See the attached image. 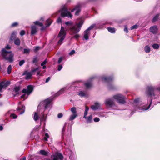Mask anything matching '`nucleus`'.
Listing matches in <instances>:
<instances>
[{"label":"nucleus","mask_w":160,"mask_h":160,"mask_svg":"<svg viewBox=\"0 0 160 160\" xmlns=\"http://www.w3.org/2000/svg\"><path fill=\"white\" fill-rule=\"evenodd\" d=\"M52 101V99L48 98L41 102L38 106L37 112L34 113L33 117L34 120L36 121L38 119V114H40V113L42 115L40 118L41 120L43 121L45 120L46 117L44 115L46 114V113H44V112L51 107Z\"/></svg>","instance_id":"obj_1"},{"label":"nucleus","mask_w":160,"mask_h":160,"mask_svg":"<svg viewBox=\"0 0 160 160\" xmlns=\"http://www.w3.org/2000/svg\"><path fill=\"white\" fill-rule=\"evenodd\" d=\"M156 90L160 91V87H154L152 86H150L147 87L146 94L147 98L149 99L148 102H149L150 104L147 108H142L141 109H139L144 111L148 110L150 108L152 100L151 98H157L158 97V96L156 94Z\"/></svg>","instance_id":"obj_2"},{"label":"nucleus","mask_w":160,"mask_h":160,"mask_svg":"<svg viewBox=\"0 0 160 160\" xmlns=\"http://www.w3.org/2000/svg\"><path fill=\"white\" fill-rule=\"evenodd\" d=\"M2 55L3 58L9 62L12 63L14 61V54L11 51H8L5 49L2 50Z\"/></svg>","instance_id":"obj_3"},{"label":"nucleus","mask_w":160,"mask_h":160,"mask_svg":"<svg viewBox=\"0 0 160 160\" xmlns=\"http://www.w3.org/2000/svg\"><path fill=\"white\" fill-rule=\"evenodd\" d=\"M83 23V21L82 20L75 25H72L69 29L71 34H74L79 32Z\"/></svg>","instance_id":"obj_4"},{"label":"nucleus","mask_w":160,"mask_h":160,"mask_svg":"<svg viewBox=\"0 0 160 160\" xmlns=\"http://www.w3.org/2000/svg\"><path fill=\"white\" fill-rule=\"evenodd\" d=\"M59 11L61 12V16L62 17H67L71 18L72 17V15L68 11V9L65 5L62 6L61 9Z\"/></svg>","instance_id":"obj_5"},{"label":"nucleus","mask_w":160,"mask_h":160,"mask_svg":"<svg viewBox=\"0 0 160 160\" xmlns=\"http://www.w3.org/2000/svg\"><path fill=\"white\" fill-rule=\"evenodd\" d=\"M33 90V87L31 85H29L28 86L27 88L23 89L22 92L25 93L23 95L21 96V98L25 99L27 98L28 95L32 92Z\"/></svg>","instance_id":"obj_6"},{"label":"nucleus","mask_w":160,"mask_h":160,"mask_svg":"<svg viewBox=\"0 0 160 160\" xmlns=\"http://www.w3.org/2000/svg\"><path fill=\"white\" fill-rule=\"evenodd\" d=\"M66 33V31L63 27H61V30L58 35V37L60 38L58 41L59 44H61L62 41L64 39Z\"/></svg>","instance_id":"obj_7"},{"label":"nucleus","mask_w":160,"mask_h":160,"mask_svg":"<svg viewBox=\"0 0 160 160\" xmlns=\"http://www.w3.org/2000/svg\"><path fill=\"white\" fill-rule=\"evenodd\" d=\"M113 98L120 103L123 104L125 102L126 98L121 94H118L115 95L113 96Z\"/></svg>","instance_id":"obj_8"},{"label":"nucleus","mask_w":160,"mask_h":160,"mask_svg":"<svg viewBox=\"0 0 160 160\" xmlns=\"http://www.w3.org/2000/svg\"><path fill=\"white\" fill-rule=\"evenodd\" d=\"M70 110L72 114L70 115L69 118V121H72L74 120L78 117V115L76 111V109L75 107H73L72 108L70 109Z\"/></svg>","instance_id":"obj_9"},{"label":"nucleus","mask_w":160,"mask_h":160,"mask_svg":"<svg viewBox=\"0 0 160 160\" xmlns=\"http://www.w3.org/2000/svg\"><path fill=\"white\" fill-rule=\"evenodd\" d=\"M108 23L106 22V23H101L99 24V25L100 26L99 27H98L99 25H97V26H96V25L95 24H93L92 25L90 26L89 27H88L86 30L90 31L92 29L96 27V29L99 28V29H102V28L103 26L105 25L108 24Z\"/></svg>","instance_id":"obj_10"},{"label":"nucleus","mask_w":160,"mask_h":160,"mask_svg":"<svg viewBox=\"0 0 160 160\" xmlns=\"http://www.w3.org/2000/svg\"><path fill=\"white\" fill-rule=\"evenodd\" d=\"M74 11H76L75 15H78L81 11V5L80 4H78L71 11V12H73Z\"/></svg>","instance_id":"obj_11"},{"label":"nucleus","mask_w":160,"mask_h":160,"mask_svg":"<svg viewBox=\"0 0 160 160\" xmlns=\"http://www.w3.org/2000/svg\"><path fill=\"white\" fill-rule=\"evenodd\" d=\"M105 103L107 106L111 107L114 105V102L112 99L108 98L105 100Z\"/></svg>","instance_id":"obj_12"},{"label":"nucleus","mask_w":160,"mask_h":160,"mask_svg":"<svg viewBox=\"0 0 160 160\" xmlns=\"http://www.w3.org/2000/svg\"><path fill=\"white\" fill-rule=\"evenodd\" d=\"M150 31L153 34H156L158 32V28L157 26H151L149 29Z\"/></svg>","instance_id":"obj_13"},{"label":"nucleus","mask_w":160,"mask_h":160,"mask_svg":"<svg viewBox=\"0 0 160 160\" xmlns=\"http://www.w3.org/2000/svg\"><path fill=\"white\" fill-rule=\"evenodd\" d=\"M102 81L105 82H110L112 80L113 78L111 77L103 76L102 78Z\"/></svg>","instance_id":"obj_14"},{"label":"nucleus","mask_w":160,"mask_h":160,"mask_svg":"<svg viewBox=\"0 0 160 160\" xmlns=\"http://www.w3.org/2000/svg\"><path fill=\"white\" fill-rule=\"evenodd\" d=\"M31 72L25 71L23 74V75H26L25 78L26 79H29L30 78L32 75L33 74Z\"/></svg>","instance_id":"obj_15"},{"label":"nucleus","mask_w":160,"mask_h":160,"mask_svg":"<svg viewBox=\"0 0 160 160\" xmlns=\"http://www.w3.org/2000/svg\"><path fill=\"white\" fill-rule=\"evenodd\" d=\"M90 34V31H88L86 30L84 32L83 38L86 40H87L88 39L89 36Z\"/></svg>","instance_id":"obj_16"},{"label":"nucleus","mask_w":160,"mask_h":160,"mask_svg":"<svg viewBox=\"0 0 160 160\" xmlns=\"http://www.w3.org/2000/svg\"><path fill=\"white\" fill-rule=\"evenodd\" d=\"M100 106V103L98 102H96L95 103L94 105L91 106V108L92 110H95L99 108Z\"/></svg>","instance_id":"obj_17"},{"label":"nucleus","mask_w":160,"mask_h":160,"mask_svg":"<svg viewBox=\"0 0 160 160\" xmlns=\"http://www.w3.org/2000/svg\"><path fill=\"white\" fill-rule=\"evenodd\" d=\"M37 27L34 26H32L31 27V34L33 35L35 34L37 32Z\"/></svg>","instance_id":"obj_18"},{"label":"nucleus","mask_w":160,"mask_h":160,"mask_svg":"<svg viewBox=\"0 0 160 160\" xmlns=\"http://www.w3.org/2000/svg\"><path fill=\"white\" fill-rule=\"evenodd\" d=\"M94 78V77H92L90 78V81H89L88 82H86L85 84V86L88 88L91 87L92 85V83L91 82V80L93 79Z\"/></svg>","instance_id":"obj_19"},{"label":"nucleus","mask_w":160,"mask_h":160,"mask_svg":"<svg viewBox=\"0 0 160 160\" xmlns=\"http://www.w3.org/2000/svg\"><path fill=\"white\" fill-rule=\"evenodd\" d=\"M1 83L2 84L3 88L6 87L10 84V82L9 81H7L6 82H1Z\"/></svg>","instance_id":"obj_20"},{"label":"nucleus","mask_w":160,"mask_h":160,"mask_svg":"<svg viewBox=\"0 0 160 160\" xmlns=\"http://www.w3.org/2000/svg\"><path fill=\"white\" fill-rule=\"evenodd\" d=\"M66 90V88H63L60 89L58 92L56 93V95H59L63 93L64 91Z\"/></svg>","instance_id":"obj_21"},{"label":"nucleus","mask_w":160,"mask_h":160,"mask_svg":"<svg viewBox=\"0 0 160 160\" xmlns=\"http://www.w3.org/2000/svg\"><path fill=\"white\" fill-rule=\"evenodd\" d=\"M78 94L81 97H87V93L82 91H79Z\"/></svg>","instance_id":"obj_22"},{"label":"nucleus","mask_w":160,"mask_h":160,"mask_svg":"<svg viewBox=\"0 0 160 160\" xmlns=\"http://www.w3.org/2000/svg\"><path fill=\"white\" fill-rule=\"evenodd\" d=\"M14 43L15 45L17 46H19L20 44V39L18 38H15L14 40Z\"/></svg>","instance_id":"obj_23"},{"label":"nucleus","mask_w":160,"mask_h":160,"mask_svg":"<svg viewBox=\"0 0 160 160\" xmlns=\"http://www.w3.org/2000/svg\"><path fill=\"white\" fill-rule=\"evenodd\" d=\"M108 31L112 33H114L115 32L116 30L114 28H111V27L107 28Z\"/></svg>","instance_id":"obj_24"},{"label":"nucleus","mask_w":160,"mask_h":160,"mask_svg":"<svg viewBox=\"0 0 160 160\" xmlns=\"http://www.w3.org/2000/svg\"><path fill=\"white\" fill-rule=\"evenodd\" d=\"M52 22V20L50 19H48L46 21V27H49L51 24Z\"/></svg>","instance_id":"obj_25"},{"label":"nucleus","mask_w":160,"mask_h":160,"mask_svg":"<svg viewBox=\"0 0 160 160\" xmlns=\"http://www.w3.org/2000/svg\"><path fill=\"white\" fill-rule=\"evenodd\" d=\"M92 115H90L88 117H87V118H85L86 119V121L88 122H91L92 121Z\"/></svg>","instance_id":"obj_26"},{"label":"nucleus","mask_w":160,"mask_h":160,"mask_svg":"<svg viewBox=\"0 0 160 160\" xmlns=\"http://www.w3.org/2000/svg\"><path fill=\"white\" fill-rule=\"evenodd\" d=\"M17 32L16 31H13L12 32L11 37H10V40H12L14 39V38H15L16 34H17Z\"/></svg>","instance_id":"obj_27"},{"label":"nucleus","mask_w":160,"mask_h":160,"mask_svg":"<svg viewBox=\"0 0 160 160\" xmlns=\"http://www.w3.org/2000/svg\"><path fill=\"white\" fill-rule=\"evenodd\" d=\"M17 109H18V110H21V109H22V110H23L20 113V114H23L25 110V106H22V108L21 109V108H20V106H19V107Z\"/></svg>","instance_id":"obj_28"},{"label":"nucleus","mask_w":160,"mask_h":160,"mask_svg":"<svg viewBox=\"0 0 160 160\" xmlns=\"http://www.w3.org/2000/svg\"><path fill=\"white\" fill-rule=\"evenodd\" d=\"M144 50L146 52L148 53L150 52V49L149 47L148 46H146L145 47Z\"/></svg>","instance_id":"obj_29"},{"label":"nucleus","mask_w":160,"mask_h":160,"mask_svg":"<svg viewBox=\"0 0 160 160\" xmlns=\"http://www.w3.org/2000/svg\"><path fill=\"white\" fill-rule=\"evenodd\" d=\"M159 16V14H158L156 15L153 18L152 22H155L158 19Z\"/></svg>","instance_id":"obj_30"},{"label":"nucleus","mask_w":160,"mask_h":160,"mask_svg":"<svg viewBox=\"0 0 160 160\" xmlns=\"http://www.w3.org/2000/svg\"><path fill=\"white\" fill-rule=\"evenodd\" d=\"M12 70V66L11 65H10L8 66L7 68V72L8 74H10Z\"/></svg>","instance_id":"obj_31"},{"label":"nucleus","mask_w":160,"mask_h":160,"mask_svg":"<svg viewBox=\"0 0 160 160\" xmlns=\"http://www.w3.org/2000/svg\"><path fill=\"white\" fill-rule=\"evenodd\" d=\"M34 23L35 25H38L42 27L43 26V24L42 23L39 22L38 21H36L34 22Z\"/></svg>","instance_id":"obj_32"},{"label":"nucleus","mask_w":160,"mask_h":160,"mask_svg":"<svg viewBox=\"0 0 160 160\" xmlns=\"http://www.w3.org/2000/svg\"><path fill=\"white\" fill-rule=\"evenodd\" d=\"M152 47L155 49H158L159 48V45L158 44H154L152 45Z\"/></svg>","instance_id":"obj_33"},{"label":"nucleus","mask_w":160,"mask_h":160,"mask_svg":"<svg viewBox=\"0 0 160 160\" xmlns=\"http://www.w3.org/2000/svg\"><path fill=\"white\" fill-rule=\"evenodd\" d=\"M19 89L20 88L19 87H16L14 88V91L15 92H16L17 93H18Z\"/></svg>","instance_id":"obj_34"},{"label":"nucleus","mask_w":160,"mask_h":160,"mask_svg":"<svg viewBox=\"0 0 160 160\" xmlns=\"http://www.w3.org/2000/svg\"><path fill=\"white\" fill-rule=\"evenodd\" d=\"M40 153L41 154L46 155L47 154V152L43 150H41L40 151Z\"/></svg>","instance_id":"obj_35"},{"label":"nucleus","mask_w":160,"mask_h":160,"mask_svg":"<svg viewBox=\"0 0 160 160\" xmlns=\"http://www.w3.org/2000/svg\"><path fill=\"white\" fill-rule=\"evenodd\" d=\"M30 50L29 49L25 48L23 50V53H29L30 52Z\"/></svg>","instance_id":"obj_36"},{"label":"nucleus","mask_w":160,"mask_h":160,"mask_svg":"<svg viewBox=\"0 0 160 160\" xmlns=\"http://www.w3.org/2000/svg\"><path fill=\"white\" fill-rule=\"evenodd\" d=\"M49 138V135L48 133H46L45 134V136L44 138V139L45 141H48V138Z\"/></svg>","instance_id":"obj_37"},{"label":"nucleus","mask_w":160,"mask_h":160,"mask_svg":"<svg viewBox=\"0 0 160 160\" xmlns=\"http://www.w3.org/2000/svg\"><path fill=\"white\" fill-rule=\"evenodd\" d=\"M140 99L139 98H137L134 100V103L137 105L140 101Z\"/></svg>","instance_id":"obj_38"},{"label":"nucleus","mask_w":160,"mask_h":160,"mask_svg":"<svg viewBox=\"0 0 160 160\" xmlns=\"http://www.w3.org/2000/svg\"><path fill=\"white\" fill-rule=\"evenodd\" d=\"M138 28V26L137 25H135L131 27L130 29L131 30H133L135 29H136Z\"/></svg>","instance_id":"obj_39"},{"label":"nucleus","mask_w":160,"mask_h":160,"mask_svg":"<svg viewBox=\"0 0 160 160\" xmlns=\"http://www.w3.org/2000/svg\"><path fill=\"white\" fill-rule=\"evenodd\" d=\"M39 70V68H34L31 71V72L32 73H33V72L38 70Z\"/></svg>","instance_id":"obj_40"},{"label":"nucleus","mask_w":160,"mask_h":160,"mask_svg":"<svg viewBox=\"0 0 160 160\" xmlns=\"http://www.w3.org/2000/svg\"><path fill=\"white\" fill-rule=\"evenodd\" d=\"M75 35L73 37V38H74L76 39L78 38L80 36L77 33L75 34Z\"/></svg>","instance_id":"obj_41"},{"label":"nucleus","mask_w":160,"mask_h":160,"mask_svg":"<svg viewBox=\"0 0 160 160\" xmlns=\"http://www.w3.org/2000/svg\"><path fill=\"white\" fill-rule=\"evenodd\" d=\"M24 62H25L24 60H22L19 62V66H21L24 64Z\"/></svg>","instance_id":"obj_42"},{"label":"nucleus","mask_w":160,"mask_h":160,"mask_svg":"<svg viewBox=\"0 0 160 160\" xmlns=\"http://www.w3.org/2000/svg\"><path fill=\"white\" fill-rule=\"evenodd\" d=\"M18 22H14L12 24L11 26L12 27H16L17 26H18Z\"/></svg>","instance_id":"obj_43"},{"label":"nucleus","mask_w":160,"mask_h":160,"mask_svg":"<svg viewBox=\"0 0 160 160\" xmlns=\"http://www.w3.org/2000/svg\"><path fill=\"white\" fill-rule=\"evenodd\" d=\"M75 53V51L74 50H72L69 53V55H72Z\"/></svg>","instance_id":"obj_44"},{"label":"nucleus","mask_w":160,"mask_h":160,"mask_svg":"<svg viewBox=\"0 0 160 160\" xmlns=\"http://www.w3.org/2000/svg\"><path fill=\"white\" fill-rule=\"evenodd\" d=\"M63 58L62 57H60L58 59V63H60L62 61Z\"/></svg>","instance_id":"obj_45"},{"label":"nucleus","mask_w":160,"mask_h":160,"mask_svg":"<svg viewBox=\"0 0 160 160\" xmlns=\"http://www.w3.org/2000/svg\"><path fill=\"white\" fill-rule=\"evenodd\" d=\"M88 112L85 111L84 113V116H83V118H87L86 116H87V115Z\"/></svg>","instance_id":"obj_46"},{"label":"nucleus","mask_w":160,"mask_h":160,"mask_svg":"<svg viewBox=\"0 0 160 160\" xmlns=\"http://www.w3.org/2000/svg\"><path fill=\"white\" fill-rule=\"evenodd\" d=\"M25 34V32L24 31V30H22L21 31V32H20V35H21V36H23V35H24Z\"/></svg>","instance_id":"obj_47"},{"label":"nucleus","mask_w":160,"mask_h":160,"mask_svg":"<svg viewBox=\"0 0 160 160\" xmlns=\"http://www.w3.org/2000/svg\"><path fill=\"white\" fill-rule=\"evenodd\" d=\"M94 121L95 122H98L99 121V118H97V117L95 118L94 119Z\"/></svg>","instance_id":"obj_48"},{"label":"nucleus","mask_w":160,"mask_h":160,"mask_svg":"<svg viewBox=\"0 0 160 160\" xmlns=\"http://www.w3.org/2000/svg\"><path fill=\"white\" fill-rule=\"evenodd\" d=\"M62 68V66L61 65H60L58 66V70L59 71L61 70Z\"/></svg>","instance_id":"obj_49"},{"label":"nucleus","mask_w":160,"mask_h":160,"mask_svg":"<svg viewBox=\"0 0 160 160\" xmlns=\"http://www.w3.org/2000/svg\"><path fill=\"white\" fill-rule=\"evenodd\" d=\"M11 116L14 119H15L17 117V115L14 114H12L11 115Z\"/></svg>","instance_id":"obj_50"},{"label":"nucleus","mask_w":160,"mask_h":160,"mask_svg":"<svg viewBox=\"0 0 160 160\" xmlns=\"http://www.w3.org/2000/svg\"><path fill=\"white\" fill-rule=\"evenodd\" d=\"M63 116V114L62 113H59L58 114V117L59 118H62Z\"/></svg>","instance_id":"obj_51"},{"label":"nucleus","mask_w":160,"mask_h":160,"mask_svg":"<svg viewBox=\"0 0 160 160\" xmlns=\"http://www.w3.org/2000/svg\"><path fill=\"white\" fill-rule=\"evenodd\" d=\"M124 31L126 33L128 32V30L126 26H125L124 29Z\"/></svg>","instance_id":"obj_52"},{"label":"nucleus","mask_w":160,"mask_h":160,"mask_svg":"<svg viewBox=\"0 0 160 160\" xmlns=\"http://www.w3.org/2000/svg\"><path fill=\"white\" fill-rule=\"evenodd\" d=\"M11 48V47L9 45H7V46H6L5 48H4L3 49H5L6 50V49H10Z\"/></svg>","instance_id":"obj_53"},{"label":"nucleus","mask_w":160,"mask_h":160,"mask_svg":"<svg viewBox=\"0 0 160 160\" xmlns=\"http://www.w3.org/2000/svg\"><path fill=\"white\" fill-rule=\"evenodd\" d=\"M61 19L60 17H59L58 18L57 20V22L58 23H59L61 22Z\"/></svg>","instance_id":"obj_54"},{"label":"nucleus","mask_w":160,"mask_h":160,"mask_svg":"<svg viewBox=\"0 0 160 160\" xmlns=\"http://www.w3.org/2000/svg\"><path fill=\"white\" fill-rule=\"evenodd\" d=\"M47 62L46 60H45L42 62L41 64V65L42 66H43Z\"/></svg>","instance_id":"obj_55"},{"label":"nucleus","mask_w":160,"mask_h":160,"mask_svg":"<svg viewBox=\"0 0 160 160\" xmlns=\"http://www.w3.org/2000/svg\"><path fill=\"white\" fill-rule=\"evenodd\" d=\"M65 23L66 25H68V24L71 25L72 24V23L71 22H65Z\"/></svg>","instance_id":"obj_56"},{"label":"nucleus","mask_w":160,"mask_h":160,"mask_svg":"<svg viewBox=\"0 0 160 160\" xmlns=\"http://www.w3.org/2000/svg\"><path fill=\"white\" fill-rule=\"evenodd\" d=\"M33 62V63H36L37 62V59L36 58H34L33 60V61H32Z\"/></svg>","instance_id":"obj_57"},{"label":"nucleus","mask_w":160,"mask_h":160,"mask_svg":"<svg viewBox=\"0 0 160 160\" xmlns=\"http://www.w3.org/2000/svg\"><path fill=\"white\" fill-rule=\"evenodd\" d=\"M50 77H48L46 79V82H48L50 80Z\"/></svg>","instance_id":"obj_58"},{"label":"nucleus","mask_w":160,"mask_h":160,"mask_svg":"<svg viewBox=\"0 0 160 160\" xmlns=\"http://www.w3.org/2000/svg\"><path fill=\"white\" fill-rule=\"evenodd\" d=\"M39 48H40L39 47H36L35 48L34 51H36L37 50H38L39 49Z\"/></svg>","instance_id":"obj_59"},{"label":"nucleus","mask_w":160,"mask_h":160,"mask_svg":"<svg viewBox=\"0 0 160 160\" xmlns=\"http://www.w3.org/2000/svg\"><path fill=\"white\" fill-rule=\"evenodd\" d=\"M2 88V84L0 82V92L1 91Z\"/></svg>","instance_id":"obj_60"},{"label":"nucleus","mask_w":160,"mask_h":160,"mask_svg":"<svg viewBox=\"0 0 160 160\" xmlns=\"http://www.w3.org/2000/svg\"><path fill=\"white\" fill-rule=\"evenodd\" d=\"M89 110V108L87 106H86L85 107V111L88 112Z\"/></svg>","instance_id":"obj_61"},{"label":"nucleus","mask_w":160,"mask_h":160,"mask_svg":"<svg viewBox=\"0 0 160 160\" xmlns=\"http://www.w3.org/2000/svg\"><path fill=\"white\" fill-rule=\"evenodd\" d=\"M65 131V128H64V126L63 128V129H62V136H63V134H64V131Z\"/></svg>","instance_id":"obj_62"},{"label":"nucleus","mask_w":160,"mask_h":160,"mask_svg":"<svg viewBox=\"0 0 160 160\" xmlns=\"http://www.w3.org/2000/svg\"><path fill=\"white\" fill-rule=\"evenodd\" d=\"M45 29V27H43L42 28H41V30L42 31V30H43L44 29Z\"/></svg>","instance_id":"obj_63"},{"label":"nucleus","mask_w":160,"mask_h":160,"mask_svg":"<svg viewBox=\"0 0 160 160\" xmlns=\"http://www.w3.org/2000/svg\"><path fill=\"white\" fill-rule=\"evenodd\" d=\"M3 129V127L2 126H0V130H2Z\"/></svg>","instance_id":"obj_64"}]
</instances>
